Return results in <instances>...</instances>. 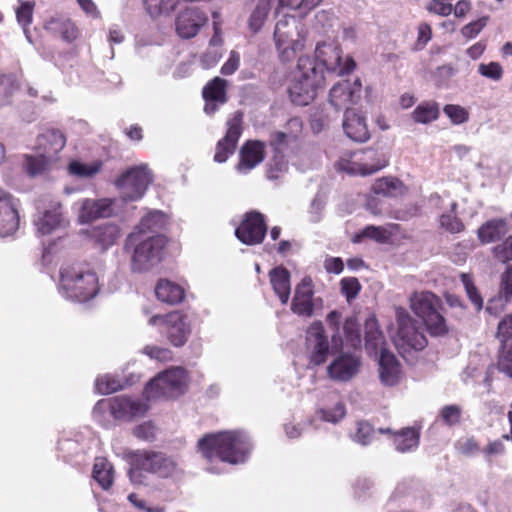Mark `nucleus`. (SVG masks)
I'll return each mask as SVG.
<instances>
[{"label": "nucleus", "instance_id": "nucleus-1", "mask_svg": "<svg viewBox=\"0 0 512 512\" xmlns=\"http://www.w3.org/2000/svg\"><path fill=\"white\" fill-rule=\"evenodd\" d=\"M326 320L333 331L332 345L321 322H313L306 331V352L310 363L315 366L325 363L328 356L343 345L356 348L361 344L360 325L356 317H347L341 325V313L334 310L327 315Z\"/></svg>", "mask_w": 512, "mask_h": 512}, {"label": "nucleus", "instance_id": "nucleus-2", "mask_svg": "<svg viewBox=\"0 0 512 512\" xmlns=\"http://www.w3.org/2000/svg\"><path fill=\"white\" fill-rule=\"evenodd\" d=\"M252 448L249 436L241 430L207 434L198 441V450L205 459L219 458L232 465L244 463Z\"/></svg>", "mask_w": 512, "mask_h": 512}, {"label": "nucleus", "instance_id": "nucleus-3", "mask_svg": "<svg viewBox=\"0 0 512 512\" xmlns=\"http://www.w3.org/2000/svg\"><path fill=\"white\" fill-rule=\"evenodd\" d=\"M99 291L96 273L86 264H65L60 268L58 292L66 300L85 303Z\"/></svg>", "mask_w": 512, "mask_h": 512}, {"label": "nucleus", "instance_id": "nucleus-4", "mask_svg": "<svg viewBox=\"0 0 512 512\" xmlns=\"http://www.w3.org/2000/svg\"><path fill=\"white\" fill-rule=\"evenodd\" d=\"M166 238L162 234L131 232L124 249L131 254V268L134 272L147 271L161 261Z\"/></svg>", "mask_w": 512, "mask_h": 512}, {"label": "nucleus", "instance_id": "nucleus-5", "mask_svg": "<svg viewBox=\"0 0 512 512\" xmlns=\"http://www.w3.org/2000/svg\"><path fill=\"white\" fill-rule=\"evenodd\" d=\"M324 81L323 72L317 69L314 60L301 56L288 89L291 101L299 106L308 105L314 100Z\"/></svg>", "mask_w": 512, "mask_h": 512}, {"label": "nucleus", "instance_id": "nucleus-6", "mask_svg": "<svg viewBox=\"0 0 512 512\" xmlns=\"http://www.w3.org/2000/svg\"><path fill=\"white\" fill-rule=\"evenodd\" d=\"M129 470L133 482L138 481L137 476L141 471L156 475L160 478H169L178 474L177 462L170 456L152 450H137L130 452Z\"/></svg>", "mask_w": 512, "mask_h": 512}, {"label": "nucleus", "instance_id": "nucleus-7", "mask_svg": "<svg viewBox=\"0 0 512 512\" xmlns=\"http://www.w3.org/2000/svg\"><path fill=\"white\" fill-rule=\"evenodd\" d=\"M274 40L281 60L288 62L304 47V25L293 16H285L276 23Z\"/></svg>", "mask_w": 512, "mask_h": 512}, {"label": "nucleus", "instance_id": "nucleus-8", "mask_svg": "<svg viewBox=\"0 0 512 512\" xmlns=\"http://www.w3.org/2000/svg\"><path fill=\"white\" fill-rule=\"evenodd\" d=\"M410 307L423 320L432 336H441L447 333L448 327L445 318L440 313L441 300L435 294L428 291L414 293L410 298Z\"/></svg>", "mask_w": 512, "mask_h": 512}, {"label": "nucleus", "instance_id": "nucleus-9", "mask_svg": "<svg viewBox=\"0 0 512 512\" xmlns=\"http://www.w3.org/2000/svg\"><path fill=\"white\" fill-rule=\"evenodd\" d=\"M396 319L398 329L393 341L398 352L403 358L407 359L413 352L422 351L427 346L428 341L406 309L397 308Z\"/></svg>", "mask_w": 512, "mask_h": 512}, {"label": "nucleus", "instance_id": "nucleus-10", "mask_svg": "<svg viewBox=\"0 0 512 512\" xmlns=\"http://www.w3.org/2000/svg\"><path fill=\"white\" fill-rule=\"evenodd\" d=\"M187 375L182 367H171L150 380L144 389L147 400L160 397L174 398L184 392Z\"/></svg>", "mask_w": 512, "mask_h": 512}, {"label": "nucleus", "instance_id": "nucleus-11", "mask_svg": "<svg viewBox=\"0 0 512 512\" xmlns=\"http://www.w3.org/2000/svg\"><path fill=\"white\" fill-rule=\"evenodd\" d=\"M153 177L146 164L131 167L124 172L115 182L120 199L123 202H132L141 199L148 186L152 183Z\"/></svg>", "mask_w": 512, "mask_h": 512}, {"label": "nucleus", "instance_id": "nucleus-12", "mask_svg": "<svg viewBox=\"0 0 512 512\" xmlns=\"http://www.w3.org/2000/svg\"><path fill=\"white\" fill-rule=\"evenodd\" d=\"M106 410H109L111 416L116 420L130 421L135 417L143 416L147 412L148 406L140 399L121 395L99 400L93 409V415L98 418V414Z\"/></svg>", "mask_w": 512, "mask_h": 512}, {"label": "nucleus", "instance_id": "nucleus-13", "mask_svg": "<svg viewBox=\"0 0 512 512\" xmlns=\"http://www.w3.org/2000/svg\"><path fill=\"white\" fill-rule=\"evenodd\" d=\"M315 57L328 73H334L338 76L349 74L356 67L352 57L347 56L343 60L341 48L335 41L329 40L318 43L315 48Z\"/></svg>", "mask_w": 512, "mask_h": 512}, {"label": "nucleus", "instance_id": "nucleus-14", "mask_svg": "<svg viewBox=\"0 0 512 512\" xmlns=\"http://www.w3.org/2000/svg\"><path fill=\"white\" fill-rule=\"evenodd\" d=\"M148 323L152 326H160L169 342L175 347L183 346L191 332L187 318L177 311L166 315H154Z\"/></svg>", "mask_w": 512, "mask_h": 512}, {"label": "nucleus", "instance_id": "nucleus-15", "mask_svg": "<svg viewBox=\"0 0 512 512\" xmlns=\"http://www.w3.org/2000/svg\"><path fill=\"white\" fill-rule=\"evenodd\" d=\"M62 167L61 156H48L36 150L23 156V169L31 178L48 179Z\"/></svg>", "mask_w": 512, "mask_h": 512}, {"label": "nucleus", "instance_id": "nucleus-16", "mask_svg": "<svg viewBox=\"0 0 512 512\" xmlns=\"http://www.w3.org/2000/svg\"><path fill=\"white\" fill-rule=\"evenodd\" d=\"M20 201L0 188V237L13 235L19 228Z\"/></svg>", "mask_w": 512, "mask_h": 512}, {"label": "nucleus", "instance_id": "nucleus-17", "mask_svg": "<svg viewBox=\"0 0 512 512\" xmlns=\"http://www.w3.org/2000/svg\"><path fill=\"white\" fill-rule=\"evenodd\" d=\"M267 232L264 215L252 211L245 215L242 223L235 230L236 237L246 245H255L262 242Z\"/></svg>", "mask_w": 512, "mask_h": 512}, {"label": "nucleus", "instance_id": "nucleus-18", "mask_svg": "<svg viewBox=\"0 0 512 512\" xmlns=\"http://www.w3.org/2000/svg\"><path fill=\"white\" fill-rule=\"evenodd\" d=\"M243 114L237 111L231 119L227 121V131L225 136L220 139L216 146L214 160L218 163L225 162L236 149L238 140L242 134Z\"/></svg>", "mask_w": 512, "mask_h": 512}, {"label": "nucleus", "instance_id": "nucleus-19", "mask_svg": "<svg viewBox=\"0 0 512 512\" xmlns=\"http://www.w3.org/2000/svg\"><path fill=\"white\" fill-rule=\"evenodd\" d=\"M78 218L81 223H88L101 217H110L120 208L118 199H83L79 202Z\"/></svg>", "mask_w": 512, "mask_h": 512}, {"label": "nucleus", "instance_id": "nucleus-20", "mask_svg": "<svg viewBox=\"0 0 512 512\" xmlns=\"http://www.w3.org/2000/svg\"><path fill=\"white\" fill-rule=\"evenodd\" d=\"M33 223L38 234H51L64 223L61 203L51 200L42 208L38 207Z\"/></svg>", "mask_w": 512, "mask_h": 512}, {"label": "nucleus", "instance_id": "nucleus-21", "mask_svg": "<svg viewBox=\"0 0 512 512\" xmlns=\"http://www.w3.org/2000/svg\"><path fill=\"white\" fill-rule=\"evenodd\" d=\"M207 21V15L198 7H187L176 17V32L183 39L193 38Z\"/></svg>", "mask_w": 512, "mask_h": 512}, {"label": "nucleus", "instance_id": "nucleus-22", "mask_svg": "<svg viewBox=\"0 0 512 512\" xmlns=\"http://www.w3.org/2000/svg\"><path fill=\"white\" fill-rule=\"evenodd\" d=\"M360 366L359 357L343 353L327 366V375L333 381L347 382L357 375Z\"/></svg>", "mask_w": 512, "mask_h": 512}, {"label": "nucleus", "instance_id": "nucleus-23", "mask_svg": "<svg viewBox=\"0 0 512 512\" xmlns=\"http://www.w3.org/2000/svg\"><path fill=\"white\" fill-rule=\"evenodd\" d=\"M361 97V82L359 79L355 81L339 82L330 90L329 101L336 110L355 104Z\"/></svg>", "mask_w": 512, "mask_h": 512}, {"label": "nucleus", "instance_id": "nucleus-24", "mask_svg": "<svg viewBox=\"0 0 512 512\" xmlns=\"http://www.w3.org/2000/svg\"><path fill=\"white\" fill-rule=\"evenodd\" d=\"M44 29L55 38L63 42L72 43L79 36V30L75 23L65 15L56 14L50 17L44 24Z\"/></svg>", "mask_w": 512, "mask_h": 512}, {"label": "nucleus", "instance_id": "nucleus-25", "mask_svg": "<svg viewBox=\"0 0 512 512\" xmlns=\"http://www.w3.org/2000/svg\"><path fill=\"white\" fill-rule=\"evenodd\" d=\"M265 144L261 141H247L240 149L236 170L247 174L264 160Z\"/></svg>", "mask_w": 512, "mask_h": 512}, {"label": "nucleus", "instance_id": "nucleus-26", "mask_svg": "<svg viewBox=\"0 0 512 512\" xmlns=\"http://www.w3.org/2000/svg\"><path fill=\"white\" fill-rule=\"evenodd\" d=\"M226 86L227 81L225 79L215 77L203 88L204 111L206 114H214L221 105L227 102Z\"/></svg>", "mask_w": 512, "mask_h": 512}, {"label": "nucleus", "instance_id": "nucleus-27", "mask_svg": "<svg viewBox=\"0 0 512 512\" xmlns=\"http://www.w3.org/2000/svg\"><path fill=\"white\" fill-rule=\"evenodd\" d=\"M66 136L59 129H46L37 136L35 150L48 156H61L66 145Z\"/></svg>", "mask_w": 512, "mask_h": 512}, {"label": "nucleus", "instance_id": "nucleus-28", "mask_svg": "<svg viewBox=\"0 0 512 512\" xmlns=\"http://www.w3.org/2000/svg\"><path fill=\"white\" fill-rule=\"evenodd\" d=\"M402 371L395 355L382 349L379 357V378L384 386L392 387L399 383Z\"/></svg>", "mask_w": 512, "mask_h": 512}, {"label": "nucleus", "instance_id": "nucleus-29", "mask_svg": "<svg viewBox=\"0 0 512 512\" xmlns=\"http://www.w3.org/2000/svg\"><path fill=\"white\" fill-rule=\"evenodd\" d=\"M291 309L299 316H312L314 311V301L312 282L309 278H304L301 283L297 285Z\"/></svg>", "mask_w": 512, "mask_h": 512}, {"label": "nucleus", "instance_id": "nucleus-30", "mask_svg": "<svg viewBox=\"0 0 512 512\" xmlns=\"http://www.w3.org/2000/svg\"><path fill=\"white\" fill-rule=\"evenodd\" d=\"M343 130L355 142H365L370 138L365 117L354 109H346Z\"/></svg>", "mask_w": 512, "mask_h": 512}, {"label": "nucleus", "instance_id": "nucleus-31", "mask_svg": "<svg viewBox=\"0 0 512 512\" xmlns=\"http://www.w3.org/2000/svg\"><path fill=\"white\" fill-rule=\"evenodd\" d=\"M512 299V267H509L501 275L499 296L489 300L486 311L489 314L497 315L503 311L505 305Z\"/></svg>", "mask_w": 512, "mask_h": 512}, {"label": "nucleus", "instance_id": "nucleus-32", "mask_svg": "<svg viewBox=\"0 0 512 512\" xmlns=\"http://www.w3.org/2000/svg\"><path fill=\"white\" fill-rule=\"evenodd\" d=\"M381 434H392L393 444L395 449L399 452L405 453L416 449L419 445L420 433L419 430L414 427L403 428L397 432L387 429H379Z\"/></svg>", "mask_w": 512, "mask_h": 512}, {"label": "nucleus", "instance_id": "nucleus-33", "mask_svg": "<svg viewBox=\"0 0 512 512\" xmlns=\"http://www.w3.org/2000/svg\"><path fill=\"white\" fill-rule=\"evenodd\" d=\"M120 236V228L111 223L95 226L89 231L90 239L103 251L116 244Z\"/></svg>", "mask_w": 512, "mask_h": 512}, {"label": "nucleus", "instance_id": "nucleus-34", "mask_svg": "<svg viewBox=\"0 0 512 512\" xmlns=\"http://www.w3.org/2000/svg\"><path fill=\"white\" fill-rule=\"evenodd\" d=\"M361 158L362 176L378 172L388 164V159L382 151L374 148L358 150Z\"/></svg>", "mask_w": 512, "mask_h": 512}, {"label": "nucleus", "instance_id": "nucleus-35", "mask_svg": "<svg viewBox=\"0 0 512 512\" xmlns=\"http://www.w3.org/2000/svg\"><path fill=\"white\" fill-rule=\"evenodd\" d=\"M269 278L275 294L282 304H286L289 301L291 293L289 271L282 266L273 268L269 272Z\"/></svg>", "mask_w": 512, "mask_h": 512}, {"label": "nucleus", "instance_id": "nucleus-36", "mask_svg": "<svg viewBox=\"0 0 512 512\" xmlns=\"http://www.w3.org/2000/svg\"><path fill=\"white\" fill-rule=\"evenodd\" d=\"M155 294L161 302L175 305L184 299L183 287L166 279H161L156 285Z\"/></svg>", "mask_w": 512, "mask_h": 512}, {"label": "nucleus", "instance_id": "nucleus-37", "mask_svg": "<svg viewBox=\"0 0 512 512\" xmlns=\"http://www.w3.org/2000/svg\"><path fill=\"white\" fill-rule=\"evenodd\" d=\"M168 223L165 213L159 210L150 211L145 215L134 231H143L145 233L161 234Z\"/></svg>", "mask_w": 512, "mask_h": 512}, {"label": "nucleus", "instance_id": "nucleus-38", "mask_svg": "<svg viewBox=\"0 0 512 512\" xmlns=\"http://www.w3.org/2000/svg\"><path fill=\"white\" fill-rule=\"evenodd\" d=\"M372 190L377 195L394 198L403 195L406 192V187L400 180L386 177L378 179L373 184Z\"/></svg>", "mask_w": 512, "mask_h": 512}, {"label": "nucleus", "instance_id": "nucleus-39", "mask_svg": "<svg viewBox=\"0 0 512 512\" xmlns=\"http://www.w3.org/2000/svg\"><path fill=\"white\" fill-rule=\"evenodd\" d=\"M18 89L19 83L16 75L0 71V107L11 104L13 95Z\"/></svg>", "mask_w": 512, "mask_h": 512}, {"label": "nucleus", "instance_id": "nucleus-40", "mask_svg": "<svg viewBox=\"0 0 512 512\" xmlns=\"http://www.w3.org/2000/svg\"><path fill=\"white\" fill-rule=\"evenodd\" d=\"M347 414L345 404L338 400L331 406L320 407L316 410L315 416L327 423L338 424Z\"/></svg>", "mask_w": 512, "mask_h": 512}, {"label": "nucleus", "instance_id": "nucleus-41", "mask_svg": "<svg viewBox=\"0 0 512 512\" xmlns=\"http://www.w3.org/2000/svg\"><path fill=\"white\" fill-rule=\"evenodd\" d=\"M92 475L98 484L107 490L113 483V466L105 458H96Z\"/></svg>", "mask_w": 512, "mask_h": 512}, {"label": "nucleus", "instance_id": "nucleus-42", "mask_svg": "<svg viewBox=\"0 0 512 512\" xmlns=\"http://www.w3.org/2000/svg\"><path fill=\"white\" fill-rule=\"evenodd\" d=\"M384 337L379 329L378 322L375 317H369L365 322V343L366 348L377 351L383 349L382 345Z\"/></svg>", "mask_w": 512, "mask_h": 512}, {"label": "nucleus", "instance_id": "nucleus-43", "mask_svg": "<svg viewBox=\"0 0 512 512\" xmlns=\"http://www.w3.org/2000/svg\"><path fill=\"white\" fill-rule=\"evenodd\" d=\"M506 232V222L502 219L491 220L481 226L478 236L481 242L490 243L499 239Z\"/></svg>", "mask_w": 512, "mask_h": 512}, {"label": "nucleus", "instance_id": "nucleus-44", "mask_svg": "<svg viewBox=\"0 0 512 512\" xmlns=\"http://www.w3.org/2000/svg\"><path fill=\"white\" fill-rule=\"evenodd\" d=\"M439 117V105L434 101L419 104L412 112V118L415 122L428 124Z\"/></svg>", "mask_w": 512, "mask_h": 512}, {"label": "nucleus", "instance_id": "nucleus-45", "mask_svg": "<svg viewBox=\"0 0 512 512\" xmlns=\"http://www.w3.org/2000/svg\"><path fill=\"white\" fill-rule=\"evenodd\" d=\"M357 151L344 153L336 166L339 171H343L352 176H362L361 158Z\"/></svg>", "mask_w": 512, "mask_h": 512}, {"label": "nucleus", "instance_id": "nucleus-46", "mask_svg": "<svg viewBox=\"0 0 512 512\" xmlns=\"http://www.w3.org/2000/svg\"><path fill=\"white\" fill-rule=\"evenodd\" d=\"M271 1L272 0H259L252 11L248 20V25L250 30L253 32H258L262 28L271 9Z\"/></svg>", "mask_w": 512, "mask_h": 512}, {"label": "nucleus", "instance_id": "nucleus-47", "mask_svg": "<svg viewBox=\"0 0 512 512\" xmlns=\"http://www.w3.org/2000/svg\"><path fill=\"white\" fill-rule=\"evenodd\" d=\"M102 163L94 161L91 163H83L81 161H71L68 165V172L72 176L79 178H91L96 175L101 169Z\"/></svg>", "mask_w": 512, "mask_h": 512}, {"label": "nucleus", "instance_id": "nucleus-48", "mask_svg": "<svg viewBox=\"0 0 512 512\" xmlns=\"http://www.w3.org/2000/svg\"><path fill=\"white\" fill-rule=\"evenodd\" d=\"M123 388L122 381L111 374L99 376L95 382V389L99 394L108 395Z\"/></svg>", "mask_w": 512, "mask_h": 512}, {"label": "nucleus", "instance_id": "nucleus-49", "mask_svg": "<svg viewBox=\"0 0 512 512\" xmlns=\"http://www.w3.org/2000/svg\"><path fill=\"white\" fill-rule=\"evenodd\" d=\"M33 8L34 4L32 2H21L16 9L17 21L22 26L23 32L30 43H32V36L28 26L32 23Z\"/></svg>", "mask_w": 512, "mask_h": 512}, {"label": "nucleus", "instance_id": "nucleus-50", "mask_svg": "<svg viewBox=\"0 0 512 512\" xmlns=\"http://www.w3.org/2000/svg\"><path fill=\"white\" fill-rule=\"evenodd\" d=\"M457 208V203L453 202L451 204V210L447 213L441 214L439 218V223L441 228L445 229L450 233H459L464 229V225L461 220L456 216L455 210Z\"/></svg>", "mask_w": 512, "mask_h": 512}, {"label": "nucleus", "instance_id": "nucleus-51", "mask_svg": "<svg viewBox=\"0 0 512 512\" xmlns=\"http://www.w3.org/2000/svg\"><path fill=\"white\" fill-rule=\"evenodd\" d=\"M457 70L450 64L438 67L433 73V80L438 88H448L450 80L456 75Z\"/></svg>", "mask_w": 512, "mask_h": 512}, {"label": "nucleus", "instance_id": "nucleus-52", "mask_svg": "<svg viewBox=\"0 0 512 512\" xmlns=\"http://www.w3.org/2000/svg\"><path fill=\"white\" fill-rule=\"evenodd\" d=\"M375 430L370 423L366 421L357 422V429L352 434V440L363 446L368 445L374 438Z\"/></svg>", "mask_w": 512, "mask_h": 512}, {"label": "nucleus", "instance_id": "nucleus-53", "mask_svg": "<svg viewBox=\"0 0 512 512\" xmlns=\"http://www.w3.org/2000/svg\"><path fill=\"white\" fill-rule=\"evenodd\" d=\"M443 112L455 125L463 124L469 119V112L460 105L447 104L444 106Z\"/></svg>", "mask_w": 512, "mask_h": 512}, {"label": "nucleus", "instance_id": "nucleus-54", "mask_svg": "<svg viewBox=\"0 0 512 512\" xmlns=\"http://www.w3.org/2000/svg\"><path fill=\"white\" fill-rule=\"evenodd\" d=\"M478 73L487 79L498 82L503 77V68L499 62L480 63Z\"/></svg>", "mask_w": 512, "mask_h": 512}, {"label": "nucleus", "instance_id": "nucleus-55", "mask_svg": "<svg viewBox=\"0 0 512 512\" xmlns=\"http://www.w3.org/2000/svg\"><path fill=\"white\" fill-rule=\"evenodd\" d=\"M321 2L322 0H279L280 6L287 7L292 10H298L304 15L318 6Z\"/></svg>", "mask_w": 512, "mask_h": 512}, {"label": "nucleus", "instance_id": "nucleus-56", "mask_svg": "<svg viewBox=\"0 0 512 512\" xmlns=\"http://www.w3.org/2000/svg\"><path fill=\"white\" fill-rule=\"evenodd\" d=\"M287 170V162L283 154L275 153L273 158L268 164L267 177L272 180L280 178V176Z\"/></svg>", "mask_w": 512, "mask_h": 512}, {"label": "nucleus", "instance_id": "nucleus-57", "mask_svg": "<svg viewBox=\"0 0 512 512\" xmlns=\"http://www.w3.org/2000/svg\"><path fill=\"white\" fill-rule=\"evenodd\" d=\"M341 292L346 300L350 302L355 299L361 290L359 280L355 277H345L340 282Z\"/></svg>", "mask_w": 512, "mask_h": 512}, {"label": "nucleus", "instance_id": "nucleus-58", "mask_svg": "<svg viewBox=\"0 0 512 512\" xmlns=\"http://www.w3.org/2000/svg\"><path fill=\"white\" fill-rule=\"evenodd\" d=\"M461 280L470 301L474 304L477 310L482 309L483 299L474 286L471 276L468 274H461Z\"/></svg>", "mask_w": 512, "mask_h": 512}, {"label": "nucleus", "instance_id": "nucleus-59", "mask_svg": "<svg viewBox=\"0 0 512 512\" xmlns=\"http://www.w3.org/2000/svg\"><path fill=\"white\" fill-rule=\"evenodd\" d=\"M132 433L139 440L151 442L156 438L157 429L152 422L147 421L135 426Z\"/></svg>", "mask_w": 512, "mask_h": 512}, {"label": "nucleus", "instance_id": "nucleus-60", "mask_svg": "<svg viewBox=\"0 0 512 512\" xmlns=\"http://www.w3.org/2000/svg\"><path fill=\"white\" fill-rule=\"evenodd\" d=\"M143 354L147 355L151 359H155L160 362H168L173 359V353L170 349L164 347H158L154 345H147L142 350Z\"/></svg>", "mask_w": 512, "mask_h": 512}, {"label": "nucleus", "instance_id": "nucleus-61", "mask_svg": "<svg viewBox=\"0 0 512 512\" xmlns=\"http://www.w3.org/2000/svg\"><path fill=\"white\" fill-rule=\"evenodd\" d=\"M360 238H370L379 243H384L388 239V235L384 228L371 225L364 228L360 234L355 237V242H358Z\"/></svg>", "mask_w": 512, "mask_h": 512}, {"label": "nucleus", "instance_id": "nucleus-62", "mask_svg": "<svg viewBox=\"0 0 512 512\" xmlns=\"http://www.w3.org/2000/svg\"><path fill=\"white\" fill-rule=\"evenodd\" d=\"M498 368L501 372L512 378V343L502 345Z\"/></svg>", "mask_w": 512, "mask_h": 512}, {"label": "nucleus", "instance_id": "nucleus-63", "mask_svg": "<svg viewBox=\"0 0 512 512\" xmlns=\"http://www.w3.org/2000/svg\"><path fill=\"white\" fill-rule=\"evenodd\" d=\"M497 338L502 345L512 343V314L507 315L498 324Z\"/></svg>", "mask_w": 512, "mask_h": 512}, {"label": "nucleus", "instance_id": "nucleus-64", "mask_svg": "<svg viewBox=\"0 0 512 512\" xmlns=\"http://www.w3.org/2000/svg\"><path fill=\"white\" fill-rule=\"evenodd\" d=\"M324 208L325 200L321 195L317 194L313 198L308 210L309 221L312 223L319 222L323 218Z\"/></svg>", "mask_w": 512, "mask_h": 512}]
</instances>
